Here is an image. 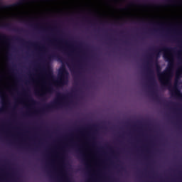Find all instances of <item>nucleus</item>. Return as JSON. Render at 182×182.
<instances>
[{
	"label": "nucleus",
	"mask_w": 182,
	"mask_h": 182,
	"mask_svg": "<svg viewBox=\"0 0 182 182\" xmlns=\"http://www.w3.org/2000/svg\"><path fill=\"white\" fill-rule=\"evenodd\" d=\"M178 75H182V67L176 72V77H178Z\"/></svg>",
	"instance_id": "obj_16"
},
{
	"label": "nucleus",
	"mask_w": 182,
	"mask_h": 182,
	"mask_svg": "<svg viewBox=\"0 0 182 182\" xmlns=\"http://www.w3.org/2000/svg\"><path fill=\"white\" fill-rule=\"evenodd\" d=\"M46 76L48 77H53V71L50 68H48L46 70Z\"/></svg>",
	"instance_id": "obj_9"
},
{
	"label": "nucleus",
	"mask_w": 182,
	"mask_h": 182,
	"mask_svg": "<svg viewBox=\"0 0 182 182\" xmlns=\"http://www.w3.org/2000/svg\"><path fill=\"white\" fill-rule=\"evenodd\" d=\"M69 82V72L65 65H63L58 70V79L56 83L60 86H65Z\"/></svg>",
	"instance_id": "obj_3"
},
{
	"label": "nucleus",
	"mask_w": 182,
	"mask_h": 182,
	"mask_svg": "<svg viewBox=\"0 0 182 182\" xmlns=\"http://www.w3.org/2000/svg\"><path fill=\"white\" fill-rule=\"evenodd\" d=\"M14 31H15L16 32H20V31L21 30H20L19 28H14Z\"/></svg>",
	"instance_id": "obj_19"
},
{
	"label": "nucleus",
	"mask_w": 182,
	"mask_h": 182,
	"mask_svg": "<svg viewBox=\"0 0 182 182\" xmlns=\"http://www.w3.org/2000/svg\"><path fill=\"white\" fill-rule=\"evenodd\" d=\"M4 95L5 92H4V91H2V90L0 88V97L1 99V105L4 106L3 107L0 108V113L5 112V100L4 99Z\"/></svg>",
	"instance_id": "obj_7"
},
{
	"label": "nucleus",
	"mask_w": 182,
	"mask_h": 182,
	"mask_svg": "<svg viewBox=\"0 0 182 182\" xmlns=\"http://www.w3.org/2000/svg\"><path fill=\"white\" fill-rule=\"evenodd\" d=\"M137 22H144V21L138 20Z\"/></svg>",
	"instance_id": "obj_22"
},
{
	"label": "nucleus",
	"mask_w": 182,
	"mask_h": 182,
	"mask_svg": "<svg viewBox=\"0 0 182 182\" xmlns=\"http://www.w3.org/2000/svg\"><path fill=\"white\" fill-rule=\"evenodd\" d=\"M156 70L158 73L160 72V70H161L160 65H159L158 63H156Z\"/></svg>",
	"instance_id": "obj_18"
},
{
	"label": "nucleus",
	"mask_w": 182,
	"mask_h": 182,
	"mask_svg": "<svg viewBox=\"0 0 182 182\" xmlns=\"http://www.w3.org/2000/svg\"><path fill=\"white\" fill-rule=\"evenodd\" d=\"M125 43H127V41H125Z\"/></svg>",
	"instance_id": "obj_25"
},
{
	"label": "nucleus",
	"mask_w": 182,
	"mask_h": 182,
	"mask_svg": "<svg viewBox=\"0 0 182 182\" xmlns=\"http://www.w3.org/2000/svg\"><path fill=\"white\" fill-rule=\"evenodd\" d=\"M27 100L32 105H36V101H35V100H33V98L31 95H27Z\"/></svg>",
	"instance_id": "obj_14"
},
{
	"label": "nucleus",
	"mask_w": 182,
	"mask_h": 182,
	"mask_svg": "<svg viewBox=\"0 0 182 182\" xmlns=\"http://www.w3.org/2000/svg\"><path fill=\"white\" fill-rule=\"evenodd\" d=\"M172 92H173V93H175V95H176L177 96H182V94L180 92V90H178V88L176 87V85H175L173 87Z\"/></svg>",
	"instance_id": "obj_10"
},
{
	"label": "nucleus",
	"mask_w": 182,
	"mask_h": 182,
	"mask_svg": "<svg viewBox=\"0 0 182 182\" xmlns=\"http://www.w3.org/2000/svg\"><path fill=\"white\" fill-rule=\"evenodd\" d=\"M152 93L154 96H156V100H157L158 103L166 105V100H161V99H159V97L156 95V92H154V91H152Z\"/></svg>",
	"instance_id": "obj_11"
},
{
	"label": "nucleus",
	"mask_w": 182,
	"mask_h": 182,
	"mask_svg": "<svg viewBox=\"0 0 182 182\" xmlns=\"http://www.w3.org/2000/svg\"><path fill=\"white\" fill-rule=\"evenodd\" d=\"M35 28H38V26H37V25H36V26H35Z\"/></svg>",
	"instance_id": "obj_24"
},
{
	"label": "nucleus",
	"mask_w": 182,
	"mask_h": 182,
	"mask_svg": "<svg viewBox=\"0 0 182 182\" xmlns=\"http://www.w3.org/2000/svg\"><path fill=\"white\" fill-rule=\"evenodd\" d=\"M26 0H19L18 1L9 5H4L2 3H0V9H12V8H16V6H20V5H23V3Z\"/></svg>",
	"instance_id": "obj_4"
},
{
	"label": "nucleus",
	"mask_w": 182,
	"mask_h": 182,
	"mask_svg": "<svg viewBox=\"0 0 182 182\" xmlns=\"http://www.w3.org/2000/svg\"><path fill=\"white\" fill-rule=\"evenodd\" d=\"M58 59V60H62V58L60 55H58L56 53H53L48 57V60H51L52 59Z\"/></svg>",
	"instance_id": "obj_8"
},
{
	"label": "nucleus",
	"mask_w": 182,
	"mask_h": 182,
	"mask_svg": "<svg viewBox=\"0 0 182 182\" xmlns=\"http://www.w3.org/2000/svg\"><path fill=\"white\" fill-rule=\"evenodd\" d=\"M71 72H73L74 75H76L77 76H80L82 74L80 73V71H76L75 67H73V70H70Z\"/></svg>",
	"instance_id": "obj_15"
},
{
	"label": "nucleus",
	"mask_w": 182,
	"mask_h": 182,
	"mask_svg": "<svg viewBox=\"0 0 182 182\" xmlns=\"http://www.w3.org/2000/svg\"><path fill=\"white\" fill-rule=\"evenodd\" d=\"M0 28H4L5 29H12V24L9 23L0 24Z\"/></svg>",
	"instance_id": "obj_12"
},
{
	"label": "nucleus",
	"mask_w": 182,
	"mask_h": 182,
	"mask_svg": "<svg viewBox=\"0 0 182 182\" xmlns=\"http://www.w3.org/2000/svg\"><path fill=\"white\" fill-rule=\"evenodd\" d=\"M77 92V91L76 90V89H74L66 95L60 92L57 93V97L55 101L53 102H51L50 104L45 105V107L42 108L39 112H45V110H52V109H55L58 106H60L62 105V100H63V99H66V97H75Z\"/></svg>",
	"instance_id": "obj_2"
},
{
	"label": "nucleus",
	"mask_w": 182,
	"mask_h": 182,
	"mask_svg": "<svg viewBox=\"0 0 182 182\" xmlns=\"http://www.w3.org/2000/svg\"><path fill=\"white\" fill-rule=\"evenodd\" d=\"M149 73H153V70L149 69Z\"/></svg>",
	"instance_id": "obj_20"
},
{
	"label": "nucleus",
	"mask_w": 182,
	"mask_h": 182,
	"mask_svg": "<svg viewBox=\"0 0 182 182\" xmlns=\"http://www.w3.org/2000/svg\"><path fill=\"white\" fill-rule=\"evenodd\" d=\"M0 39H6V41H14L15 39L16 41H19L20 42H23V43L25 42L24 39H22L20 38H16V37L11 38V37H9L5 34L1 33H0Z\"/></svg>",
	"instance_id": "obj_5"
},
{
	"label": "nucleus",
	"mask_w": 182,
	"mask_h": 182,
	"mask_svg": "<svg viewBox=\"0 0 182 182\" xmlns=\"http://www.w3.org/2000/svg\"><path fill=\"white\" fill-rule=\"evenodd\" d=\"M48 93H53V87L52 86H49L46 88V92H42L41 94L39 93V92H36V95H37V96H41V97H46Z\"/></svg>",
	"instance_id": "obj_6"
},
{
	"label": "nucleus",
	"mask_w": 182,
	"mask_h": 182,
	"mask_svg": "<svg viewBox=\"0 0 182 182\" xmlns=\"http://www.w3.org/2000/svg\"><path fill=\"white\" fill-rule=\"evenodd\" d=\"M23 22H29L28 21L26 20H23Z\"/></svg>",
	"instance_id": "obj_23"
},
{
	"label": "nucleus",
	"mask_w": 182,
	"mask_h": 182,
	"mask_svg": "<svg viewBox=\"0 0 182 182\" xmlns=\"http://www.w3.org/2000/svg\"><path fill=\"white\" fill-rule=\"evenodd\" d=\"M62 159H63V160H65V154H63Z\"/></svg>",
	"instance_id": "obj_21"
},
{
	"label": "nucleus",
	"mask_w": 182,
	"mask_h": 182,
	"mask_svg": "<svg viewBox=\"0 0 182 182\" xmlns=\"http://www.w3.org/2000/svg\"><path fill=\"white\" fill-rule=\"evenodd\" d=\"M153 50L154 53L149 57L151 60H152L153 58H156L157 60L160 58L161 52H164V59L168 63L166 73H159L158 77L162 86L168 87L169 90H171V77H173V68H174V59L171 56V53L174 52L176 48L162 46Z\"/></svg>",
	"instance_id": "obj_1"
},
{
	"label": "nucleus",
	"mask_w": 182,
	"mask_h": 182,
	"mask_svg": "<svg viewBox=\"0 0 182 182\" xmlns=\"http://www.w3.org/2000/svg\"><path fill=\"white\" fill-rule=\"evenodd\" d=\"M151 86H154L156 85V80H154V77L151 78Z\"/></svg>",
	"instance_id": "obj_17"
},
{
	"label": "nucleus",
	"mask_w": 182,
	"mask_h": 182,
	"mask_svg": "<svg viewBox=\"0 0 182 182\" xmlns=\"http://www.w3.org/2000/svg\"><path fill=\"white\" fill-rule=\"evenodd\" d=\"M80 159H81L82 161H85V166H87V163H86L85 156V154H83V152L82 151V150H80Z\"/></svg>",
	"instance_id": "obj_13"
}]
</instances>
